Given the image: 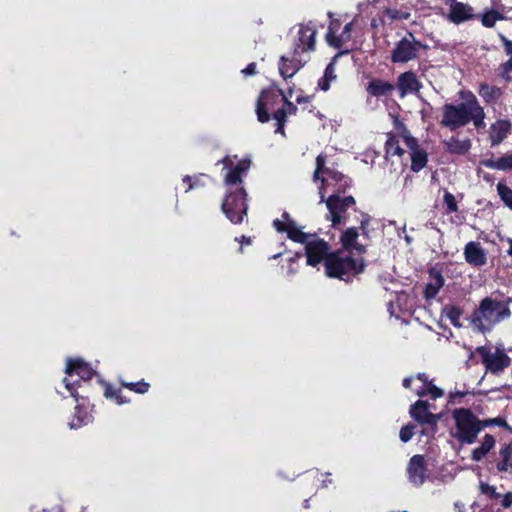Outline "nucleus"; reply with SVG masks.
I'll return each instance as SVG.
<instances>
[{"label": "nucleus", "mask_w": 512, "mask_h": 512, "mask_svg": "<svg viewBox=\"0 0 512 512\" xmlns=\"http://www.w3.org/2000/svg\"><path fill=\"white\" fill-rule=\"evenodd\" d=\"M485 113L483 108L479 105L476 98L472 95V108L469 115V122L473 121L476 128H482L484 123Z\"/></svg>", "instance_id": "33"}, {"label": "nucleus", "mask_w": 512, "mask_h": 512, "mask_svg": "<svg viewBox=\"0 0 512 512\" xmlns=\"http://www.w3.org/2000/svg\"><path fill=\"white\" fill-rule=\"evenodd\" d=\"M510 316L511 311L507 303L486 297L472 313L470 323L475 330L485 333Z\"/></svg>", "instance_id": "4"}, {"label": "nucleus", "mask_w": 512, "mask_h": 512, "mask_svg": "<svg viewBox=\"0 0 512 512\" xmlns=\"http://www.w3.org/2000/svg\"><path fill=\"white\" fill-rule=\"evenodd\" d=\"M511 123L508 120H498L490 127L489 138L493 146L500 144L510 133Z\"/></svg>", "instance_id": "22"}, {"label": "nucleus", "mask_w": 512, "mask_h": 512, "mask_svg": "<svg viewBox=\"0 0 512 512\" xmlns=\"http://www.w3.org/2000/svg\"><path fill=\"white\" fill-rule=\"evenodd\" d=\"M402 138L404 145L410 150L411 169L414 172H419L427 163V154L418 146L417 140L404 128Z\"/></svg>", "instance_id": "15"}, {"label": "nucleus", "mask_w": 512, "mask_h": 512, "mask_svg": "<svg viewBox=\"0 0 512 512\" xmlns=\"http://www.w3.org/2000/svg\"><path fill=\"white\" fill-rule=\"evenodd\" d=\"M242 73L245 76H251L256 74V65L255 63H250L246 68L242 70Z\"/></svg>", "instance_id": "52"}, {"label": "nucleus", "mask_w": 512, "mask_h": 512, "mask_svg": "<svg viewBox=\"0 0 512 512\" xmlns=\"http://www.w3.org/2000/svg\"><path fill=\"white\" fill-rule=\"evenodd\" d=\"M430 409L431 406L428 402L418 400L415 404L411 406L410 415L414 420H416L420 424L436 426L440 419V416L432 413Z\"/></svg>", "instance_id": "16"}, {"label": "nucleus", "mask_w": 512, "mask_h": 512, "mask_svg": "<svg viewBox=\"0 0 512 512\" xmlns=\"http://www.w3.org/2000/svg\"><path fill=\"white\" fill-rule=\"evenodd\" d=\"M320 180L319 186L320 202L325 201L326 194H338L344 192L350 185L349 179L343 174L325 167V157L318 155L316 158V170L314 181Z\"/></svg>", "instance_id": "5"}, {"label": "nucleus", "mask_w": 512, "mask_h": 512, "mask_svg": "<svg viewBox=\"0 0 512 512\" xmlns=\"http://www.w3.org/2000/svg\"><path fill=\"white\" fill-rule=\"evenodd\" d=\"M325 203L329 211L328 217L332 221L333 226H335L341 223L347 209L355 205V200L352 196L342 198L338 194H330Z\"/></svg>", "instance_id": "12"}, {"label": "nucleus", "mask_w": 512, "mask_h": 512, "mask_svg": "<svg viewBox=\"0 0 512 512\" xmlns=\"http://www.w3.org/2000/svg\"><path fill=\"white\" fill-rule=\"evenodd\" d=\"M497 191L505 205L512 209V190L505 184L498 183Z\"/></svg>", "instance_id": "36"}, {"label": "nucleus", "mask_w": 512, "mask_h": 512, "mask_svg": "<svg viewBox=\"0 0 512 512\" xmlns=\"http://www.w3.org/2000/svg\"><path fill=\"white\" fill-rule=\"evenodd\" d=\"M503 45H504V49H505V52L507 55H511L512 56V41L507 39L504 35L500 34L499 35Z\"/></svg>", "instance_id": "50"}, {"label": "nucleus", "mask_w": 512, "mask_h": 512, "mask_svg": "<svg viewBox=\"0 0 512 512\" xmlns=\"http://www.w3.org/2000/svg\"><path fill=\"white\" fill-rule=\"evenodd\" d=\"M506 72L512 71V57L503 65Z\"/></svg>", "instance_id": "54"}, {"label": "nucleus", "mask_w": 512, "mask_h": 512, "mask_svg": "<svg viewBox=\"0 0 512 512\" xmlns=\"http://www.w3.org/2000/svg\"><path fill=\"white\" fill-rule=\"evenodd\" d=\"M480 490L482 494L487 495L491 499H500L501 494L496 491V488L494 486H490L485 483H481Z\"/></svg>", "instance_id": "44"}, {"label": "nucleus", "mask_w": 512, "mask_h": 512, "mask_svg": "<svg viewBox=\"0 0 512 512\" xmlns=\"http://www.w3.org/2000/svg\"><path fill=\"white\" fill-rule=\"evenodd\" d=\"M443 200H444L445 205L447 206L448 212H456L457 211L458 207H457V203H456V200H455V197L453 194L446 191L444 194Z\"/></svg>", "instance_id": "45"}, {"label": "nucleus", "mask_w": 512, "mask_h": 512, "mask_svg": "<svg viewBox=\"0 0 512 512\" xmlns=\"http://www.w3.org/2000/svg\"><path fill=\"white\" fill-rule=\"evenodd\" d=\"M413 436V426L407 425L402 427L399 433L401 441L408 442Z\"/></svg>", "instance_id": "48"}, {"label": "nucleus", "mask_w": 512, "mask_h": 512, "mask_svg": "<svg viewBox=\"0 0 512 512\" xmlns=\"http://www.w3.org/2000/svg\"><path fill=\"white\" fill-rule=\"evenodd\" d=\"M104 395L108 399L114 400L118 405H122L124 403H128L129 401L124 398L121 394V390L112 387L111 385L105 386Z\"/></svg>", "instance_id": "35"}, {"label": "nucleus", "mask_w": 512, "mask_h": 512, "mask_svg": "<svg viewBox=\"0 0 512 512\" xmlns=\"http://www.w3.org/2000/svg\"><path fill=\"white\" fill-rule=\"evenodd\" d=\"M278 100V95L271 91H263L257 101L256 113L258 120L262 123L269 120L268 111L272 109L275 101Z\"/></svg>", "instance_id": "18"}, {"label": "nucleus", "mask_w": 512, "mask_h": 512, "mask_svg": "<svg viewBox=\"0 0 512 512\" xmlns=\"http://www.w3.org/2000/svg\"><path fill=\"white\" fill-rule=\"evenodd\" d=\"M422 44L410 35L409 38L400 40L392 51V61L395 63H405L416 58Z\"/></svg>", "instance_id": "13"}, {"label": "nucleus", "mask_w": 512, "mask_h": 512, "mask_svg": "<svg viewBox=\"0 0 512 512\" xmlns=\"http://www.w3.org/2000/svg\"><path fill=\"white\" fill-rule=\"evenodd\" d=\"M301 258V254L300 253H295L293 256H291L289 258V266H288V269H287V275L288 276H293L297 273V268L294 266V264Z\"/></svg>", "instance_id": "47"}, {"label": "nucleus", "mask_w": 512, "mask_h": 512, "mask_svg": "<svg viewBox=\"0 0 512 512\" xmlns=\"http://www.w3.org/2000/svg\"><path fill=\"white\" fill-rule=\"evenodd\" d=\"M501 506L503 508H509L512 506V492H508L505 495L501 496Z\"/></svg>", "instance_id": "51"}, {"label": "nucleus", "mask_w": 512, "mask_h": 512, "mask_svg": "<svg viewBox=\"0 0 512 512\" xmlns=\"http://www.w3.org/2000/svg\"><path fill=\"white\" fill-rule=\"evenodd\" d=\"M494 445V437L490 434H486L483 437L481 445L472 451V459L475 461H480L489 453V451L494 447Z\"/></svg>", "instance_id": "31"}, {"label": "nucleus", "mask_w": 512, "mask_h": 512, "mask_svg": "<svg viewBox=\"0 0 512 512\" xmlns=\"http://www.w3.org/2000/svg\"><path fill=\"white\" fill-rule=\"evenodd\" d=\"M403 386L413 390L419 397L430 395L432 399H437L443 395V391L429 381L424 373H419L415 377L405 378Z\"/></svg>", "instance_id": "10"}, {"label": "nucleus", "mask_w": 512, "mask_h": 512, "mask_svg": "<svg viewBox=\"0 0 512 512\" xmlns=\"http://www.w3.org/2000/svg\"><path fill=\"white\" fill-rule=\"evenodd\" d=\"M403 129L401 130L400 134L398 136L393 134L387 135V140L385 143V150L387 156H399L401 157L404 153V150L402 149L401 145L404 144L403 142Z\"/></svg>", "instance_id": "26"}, {"label": "nucleus", "mask_w": 512, "mask_h": 512, "mask_svg": "<svg viewBox=\"0 0 512 512\" xmlns=\"http://www.w3.org/2000/svg\"><path fill=\"white\" fill-rule=\"evenodd\" d=\"M67 363L73 364V372H75L76 376L83 380V382L90 380L95 374L94 370L81 359H68Z\"/></svg>", "instance_id": "29"}, {"label": "nucleus", "mask_w": 512, "mask_h": 512, "mask_svg": "<svg viewBox=\"0 0 512 512\" xmlns=\"http://www.w3.org/2000/svg\"><path fill=\"white\" fill-rule=\"evenodd\" d=\"M65 384V388L68 393L78 401L76 388L80 386V383L83 382L79 377L76 376V373L73 372V364H66V377L63 380Z\"/></svg>", "instance_id": "27"}, {"label": "nucleus", "mask_w": 512, "mask_h": 512, "mask_svg": "<svg viewBox=\"0 0 512 512\" xmlns=\"http://www.w3.org/2000/svg\"><path fill=\"white\" fill-rule=\"evenodd\" d=\"M354 23L355 20L347 23L339 33L340 22L337 19H332L326 34L328 44L334 48H341L344 44L349 42L352 38L351 34Z\"/></svg>", "instance_id": "14"}, {"label": "nucleus", "mask_w": 512, "mask_h": 512, "mask_svg": "<svg viewBox=\"0 0 512 512\" xmlns=\"http://www.w3.org/2000/svg\"><path fill=\"white\" fill-rule=\"evenodd\" d=\"M404 238H405V240H406V242H407L408 244H409V243H411L412 238H411L410 236L405 235V237H404Z\"/></svg>", "instance_id": "57"}, {"label": "nucleus", "mask_w": 512, "mask_h": 512, "mask_svg": "<svg viewBox=\"0 0 512 512\" xmlns=\"http://www.w3.org/2000/svg\"><path fill=\"white\" fill-rule=\"evenodd\" d=\"M280 94H281V96H282V98H283V100L285 102V105H286V109L285 110H286V112L290 113V114L294 113L297 110V108H296V106L292 102H290L288 100V97H292V90L289 89L288 94H284L282 91H280Z\"/></svg>", "instance_id": "46"}, {"label": "nucleus", "mask_w": 512, "mask_h": 512, "mask_svg": "<svg viewBox=\"0 0 512 512\" xmlns=\"http://www.w3.org/2000/svg\"><path fill=\"white\" fill-rule=\"evenodd\" d=\"M394 90V86L389 82L373 79L367 86V92L375 97H381L390 94Z\"/></svg>", "instance_id": "28"}, {"label": "nucleus", "mask_w": 512, "mask_h": 512, "mask_svg": "<svg viewBox=\"0 0 512 512\" xmlns=\"http://www.w3.org/2000/svg\"><path fill=\"white\" fill-rule=\"evenodd\" d=\"M225 168L229 169L225 175V185L228 193L222 203V211L226 217L235 224L241 223L247 214L246 192L241 186V176L250 167V161L240 160L233 167V160L226 156L221 160Z\"/></svg>", "instance_id": "2"}, {"label": "nucleus", "mask_w": 512, "mask_h": 512, "mask_svg": "<svg viewBox=\"0 0 512 512\" xmlns=\"http://www.w3.org/2000/svg\"><path fill=\"white\" fill-rule=\"evenodd\" d=\"M281 255H282V253L280 252V253H278V254L273 255V256L271 257V259H277V258H279Z\"/></svg>", "instance_id": "58"}, {"label": "nucleus", "mask_w": 512, "mask_h": 512, "mask_svg": "<svg viewBox=\"0 0 512 512\" xmlns=\"http://www.w3.org/2000/svg\"><path fill=\"white\" fill-rule=\"evenodd\" d=\"M386 14L390 19H407L409 16L407 13H402L395 9H387Z\"/></svg>", "instance_id": "49"}, {"label": "nucleus", "mask_w": 512, "mask_h": 512, "mask_svg": "<svg viewBox=\"0 0 512 512\" xmlns=\"http://www.w3.org/2000/svg\"><path fill=\"white\" fill-rule=\"evenodd\" d=\"M482 429L489 427V426H499V427H508V424L505 419L501 417H496L492 419L487 420H481Z\"/></svg>", "instance_id": "43"}, {"label": "nucleus", "mask_w": 512, "mask_h": 512, "mask_svg": "<svg viewBox=\"0 0 512 512\" xmlns=\"http://www.w3.org/2000/svg\"><path fill=\"white\" fill-rule=\"evenodd\" d=\"M316 25L313 22L301 24L296 28L294 35V54L311 51L315 47Z\"/></svg>", "instance_id": "11"}, {"label": "nucleus", "mask_w": 512, "mask_h": 512, "mask_svg": "<svg viewBox=\"0 0 512 512\" xmlns=\"http://www.w3.org/2000/svg\"><path fill=\"white\" fill-rule=\"evenodd\" d=\"M477 352L480 355L486 370L493 374H498L511 364L510 358L502 347L481 346L477 348Z\"/></svg>", "instance_id": "8"}, {"label": "nucleus", "mask_w": 512, "mask_h": 512, "mask_svg": "<svg viewBox=\"0 0 512 512\" xmlns=\"http://www.w3.org/2000/svg\"><path fill=\"white\" fill-rule=\"evenodd\" d=\"M375 1H376V0H372V1H371V0H366V1L360 2V3L358 4V10H359V12H361V13H362V12L367 11V9H368L369 5H370L372 2H375Z\"/></svg>", "instance_id": "53"}, {"label": "nucleus", "mask_w": 512, "mask_h": 512, "mask_svg": "<svg viewBox=\"0 0 512 512\" xmlns=\"http://www.w3.org/2000/svg\"><path fill=\"white\" fill-rule=\"evenodd\" d=\"M500 460L497 469L500 472H508L512 469V445L505 444L499 451Z\"/></svg>", "instance_id": "32"}, {"label": "nucleus", "mask_w": 512, "mask_h": 512, "mask_svg": "<svg viewBox=\"0 0 512 512\" xmlns=\"http://www.w3.org/2000/svg\"><path fill=\"white\" fill-rule=\"evenodd\" d=\"M482 164L490 169L512 170V152L496 159H487Z\"/></svg>", "instance_id": "30"}, {"label": "nucleus", "mask_w": 512, "mask_h": 512, "mask_svg": "<svg viewBox=\"0 0 512 512\" xmlns=\"http://www.w3.org/2000/svg\"><path fill=\"white\" fill-rule=\"evenodd\" d=\"M452 418L455 422L452 436L463 444H473L482 430L481 420L465 408L455 409Z\"/></svg>", "instance_id": "6"}, {"label": "nucleus", "mask_w": 512, "mask_h": 512, "mask_svg": "<svg viewBox=\"0 0 512 512\" xmlns=\"http://www.w3.org/2000/svg\"><path fill=\"white\" fill-rule=\"evenodd\" d=\"M273 226L278 232H286L291 240L305 244L307 265L315 267L324 261L326 266V259L332 253H329L330 248L324 240L302 232L287 213H283L281 219H275Z\"/></svg>", "instance_id": "3"}, {"label": "nucleus", "mask_w": 512, "mask_h": 512, "mask_svg": "<svg viewBox=\"0 0 512 512\" xmlns=\"http://www.w3.org/2000/svg\"><path fill=\"white\" fill-rule=\"evenodd\" d=\"M358 232L355 228H348L341 236L343 248L333 252L326 259V275L328 277L349 280L350 277L361 273L364 269L363 252L361 245L357 244Z\"/></svg>", "instance_id": "1"}, {"label": "nucleus", "mask_w": 512, "mask_h": 512, "mask_svg": "<svg viewBox=\"0 0 512 512\" xmlns=\"http://www.w3.org/2000/svg\"><path fill=\"white\" fill-rule=\"evenodd\" d=\"M294 54L292 59L282 57L279 64V72L284 79L293 77L296 72L301 68L302 63L296 58Z\"/></svg>", "instance_id": "25"}, {"label": "nucleus", "mask_w": 512, "mask_h": 512, "mask_svg": "<svg viewBox=\"0 0 512 512\" xmlns=\"http://www.w3.org/2000/svg\"><path fill=\"white\" fill-rule=\"evenodd\" d=\"M55 512H63L62 508L61 507H56L55 508Z\"/></svg>", "instance_id": "59"}, {"label": "nucleus", "mask_w": 512, "mask_h": 512, "mask_svg": "<svg viewBox=\"0 0 512 512\" xmlns=\"http://www.w3.org/2000/svg\"><path fill=\"white\" fill-rule=\"evenodd\" d=\"M473 17V10L470 6L467 4H464L462 2H454L451 4L449 13H448V20L455 24H460L462 22H465Z\"/></svg>", "instance_id": "20"}, {"label": "nucleus", "mask_w": 512, "mask_h": 512, "mask_svg": "<svg viewBox=\"0 0 512 512\" xmlns=\"http://www.w3.org/2000/svg\"><path fill=\"white\" fill-rule=\"evenodd\" d=\"M464 257L468 264L480 267L487 262V253L479 242L471 241L464 247Z\"/></svg>", "instance_id": "17"}, {"label": "nucleus", "mask_w": 512, "mask_h": 512, "mask_svg": "<svg viewBox=\"0 0 512 512\" xmlns=\"http://www.w3.org/2000/svg\"><path fill=\"white\" fill-rule=\"evenodd\" d=\"M444 285V278L441 273L432 269L429 274V281L425 286L424 295L427 300L433 299Z\"/></svg>", "instance_id": "24"}, {"label": "nucleus", "mask_w": 512, "mask_h": 512, "mask_svg": "<svg viewBox=\"0 0 512 512\" xmlns=\"http://www.w3.org/2000/svg\"><path fill=\"white\" fill-rule=\"evenodd\" d=\"M296 102L299 103V104L308 103L309 102V97H307V96H298V97H296Z\"/></svg>", "instance_id": "55"}, {"label": "nucleus", "mask_w": 512, "mask_h": 512, "mask_svg": "<svg viewBox=\"0 0 512 512\" xmlns=\"http://www.w3.org/2000/svg\"><path fill=\"white\" fill-rule=\"evenodd\" d=\"M204 177H206V176L205 175H199V176H194V177L185 176L183 178V182L188 184V188L186 189V192H188L189 190H191L193 188L204 185V182L202 181V179Z\"/></svg>", "instance_id": "42"}, {"label": "nucleus", "mask_w": 512, "mask_h": 512, "mask_svg": "<svg viewBox=\"0 0 512 512\" xmlns=\"http://www.w3.org/2000/svg\"><path fill=\"white\" fill-rule=\"evenodd\" d=\"M337 79L335 64L333 62L329 63L324 71V75L318 81V87L322 91H328L331 83L335 82Z\"/></svg>", "instance_id": "34"}, {"label": "nucleus", "mask_w": 512, "mask_h": 512, "mask_svg": "<svg viewBox=\"0 0 512 512\" xmlns=\"http://www.w3.org/2000/svg\"><path fill=\"white\" fill-rule=\"evenodd\" d=\"M122 385L136 393L144 394L149 389V384L141 381V382H122Z\"/></svg>", "instance_id": "38"}, {"label": "nucleus", "mask_w": 512, "mask_h": 512, "mask_svg": "<svg viewBox=\"0 0 512 512\" xmlns=\"http://www.w3.org/2000/svg\"><path fill=\"white\" fill-rule=\"evenodd\" d=\"M472 108V96L465 102L446 104L443 107V118L441 124L450 130L463 127L469 123V115Z\"/></svg>", "instance_id": "7"}, {"label": "nucleus", "mask_w": 512, "mask_h": 512, "mask_svg": "<svg viewBox=\"0 0 512 512\" xmlns=\"http://www.w3.org/2000/svg\"><path fill=\"white\" fill-rule=\"evenodd\" d=\"M446 316L454 326H461L460 317L461 311L456 307H447L445 309Z\"/></svg>", "instance_id": "40"}, {"label": "nucleus", "mask_w": 512, "mask_h": 512, "mask_svg": "<svg viewBox=\"0 0 512 512\" xmlns=\"http://www.w3.org/2000/svg\"><path fill=\"white\" fill-rule=\"evenodd\" d=\"M246 244H250V239L247 238Z\"/></svg>", "instance_id": "60"}, {"label": "nucleus", "mask_w": 512, "mask_h": 512, "mask_svg": "<svg viewBox=\"0 0 512 512\" xmlns=\"http://www.w3.org/2000/svg\"><path fill=\"white\" fill-rule=\"evenodd\" d=\"M406 473L409 483L414 487H421L426 481L434 482L435 480L422 455H414L410 458Z\"/></svg>", "instance_id": "9"}, {"label": "nucleus", "mask_w": 512, "mask_h": 512, "mask_svg": "<svg viewBox=\"0 0 512 512\" xmlns=\"http://www.w3.org/2000/svg\"><path fill=\"white\" fill-rule=\"evenodd\" d=\"M93 421L92 408L85 399L82 402L77 401L75 408V415L72 421L69 423L71 429L79 428L83 425L91 423Z\"/></svg>", "instance_id": "19"}, {"label": "nucleus", "mask_w": 512, "mask_h": 512, "mask_svg": "<svg viewBox=\"0 0 512 512\" xmlns=\"http://www.w3.org/2000/svg\"><path fill=\"white\" fill-rule=\"evenodd\" d=\"M496 92L497 89L488 84H481L479 89L480 96L483 97L487 102L494 99Z\"/></svg>", "instance_id": "41"}, {"label": "nucleus", "mask_w": 512, "mask_h": 512, "mask_svg": "<svg viewBox=\"0 0 512 512\" xmlns=\"http://www.w3.org/2000/svg\"><path fill=\"white\" fill-rule=\"evenodd\" d=\"M508 243H509L510 247H509L507 253H508V255H510L512 257V239H508Z\"/></svg>", "instance_id": "56"}, {"label": "nucleus", "mask_w": 512, "mask_h": 512, "mask_svg": "<svg viewBox=\"0 0 512 512\" xmlns=\"http://www.w3.org/2000/svg\"><path fill=\"white\" fill-rule=\"evenodd\" d=\"M82 512H84V511H82Z\"/></svg>", "instance_id": "61"}, {"label": "nucleus", "mask_w": 512, "mask_h": 512, "mask_svg": "<svg viewBox=\"0 0 512 512\" xmlns=\"http://www.w3.org/2000/svg\"><path fill=\"white\" fill-rule=\"evenodd\" d=\"M420 88L421 85L413 72H405L398 77V89L401 97L416 93Z\"/></svg>", "instance_id": "21"}, {"label": "nucleus", "mask_w": 512, "mask_h": 512, "mask_svg": "<svg viewBox=\"0 0 512 512\" xmlns=\"http://www.w3.org/2000/svg\"><path fill=\"white\" fill-rule=\"evenodd\" d=\"M274 119L277 122L276 133L284 134V123L286 121L287 112L285 109H278L274 112Z\"/></svg>", "instance_id": "39"}, {"label": "nucleus", "mask_w": 512, "mask_h": 512, "mask_svg": "<svg viewBox=\"0 0 512 512\" xmlns=\"http://www.w3.org/2000/svg\"><path fill=\"white\" fill-rule=\"evenodd\" d=\"M502 19L503 17L500 13L496 11H489L483 14L481 21L485 27H493L498 20Z\"/></svg>", "instance_id": "37"}, {"label": "nucleus", "mask_w": 512, "mask_h": 512, "mask_svg": "<svg viewBox=\"0 0 512 512\" xmlns=\"http://www.w3.org/2000/svg\"><path fill=\"white\" fill-rule=\"evenodd\" d=\"M444 149L457 155H464L471 149V140L469 138L460 139L457 136H452L443 141Z\"/></svg>", "instance_id": "23"}]
</instances>
